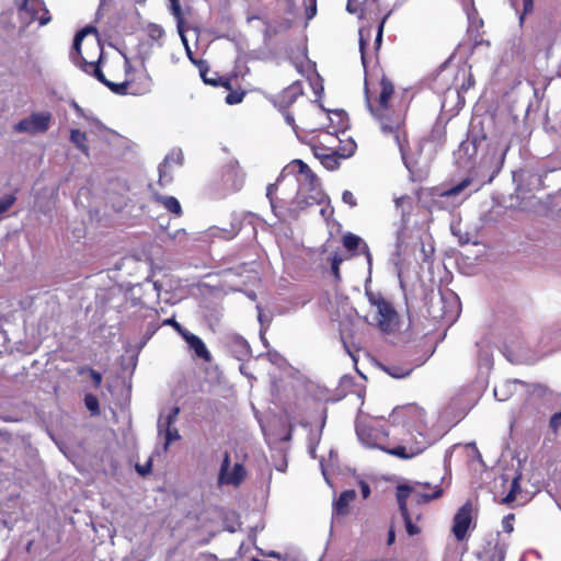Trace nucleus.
I'll list each match as a JSON object with an SVG mask.
<instances>
[{"label": "nucleus", "instance_id": "nucleus-1", "mask_svg": "<svg viewBox=\"0 0 561 561\" xmlns=\"http://www.w3.org/2000/svg\"><path fill=\"white\" fill-rule=\"evenodd\" d=\"M238 51L250 59L291 58L293 53L280 37H262V43H250L248 37H231Z\"/></svg>", "mask_w": 561, "mask_h": 561}, {"label": "nucleus", "instance_id": "nucleus-2", "mask_svg": "<svg viewBox=\"0 0 561 561\" xmlns=\"http://www.w3.org/2000/svg\"><path fill=\"white\" fill-rule=\"evenodd\" d=\"M364 92L367 108L369 110L370 114L379 122L380 129L385 135H394V140L398 144L404 165L409 171H411L410 163L407 160L405 147L399 133L400 128L404 124V115L401 112L391 111L390 107H387V110H374L367 83H365Z\"/></svg>", "mask_w": 561, "mask_h": 561}, {"label": "nucleus", "instance_id": "nucleus-3", "mask_svg": "<svg viewBox=\"0 0 561 561\" xmlns=\"http://www.w3.org/2000/svg\"><path fill=\"white\" fill-rule=\"evenodd\" d=\"M427 314L434 320L454 323L460 314V301L450 289L438 290L426 296Z\"/></svg>", "mask_w": 561, "mask_h": 561}, {"label": "nucleus", "instance_id": "nucleus-4", "mask_svg": "<svg viewBox=\"0 0 561 561\" xmlns=\"http://www.w3.org/2000/svg\"><path fill=\"white\" fill-rule=\"evenodd\" d=\"M305 14L301 15L294 9H288L277 21L275 33H301L306 30L309 20L317 14V0H304Z\"/></svg>", "mask_w": 561, "mask_h": 561}, {"label": "nucleus", "instance_id": "nucleus-5", "mask_svg": "<svg viewBox=\"0 0 561 561\" xmlns=\"http://www.w3.org/2000/svg\"><path fill=\"white\" fill-rule=\"evenodd\" d=\"M298 182L299 191L293 201L297 210H304L309 206L323 203L325 195L320 187L318 176L313 172H310L304 179H299Z\"/></svg>", "mask_w": 561, "mask_h": 561}, {"label": "nucleus", "instance_id": "nucleus-6", "mask_svg": "<svg viewBox=\"0 0 561 561\" xmlns=\"http://www.w3.org/2000/svg\"><path fill=\"white\" fill-rule=\"evenodd\" d=\"M513 180L518 182L515 188L516 198L520 199L518 207L525 210L534 206L533 191L539 190L542 185L541 176L530 171L519 170L513 173Z\"/></svg>", "mask_w": 561, "mask_h": 561}, {"label": "nucleus", "instance_id": "nucleus-7", "mask_svg": "<svg viewBox=\"0 0 561 561\" xmlns=\"http://www.w3.org/2000/svg\"><path fill=\"white\" fill-rule=\"evenodd\" d=\"M16 14L23 26L37 22L39 26L51 21V14L44 0H21L15 3Z\"/></svg>", "mask_w": 561, "mask_h": 561}, {"label": "nucleus", "instance_id": "nucleus-8", "mask_svg": "<svg viewBox=\"0 0 561 561\" xmlns=\"http://www.w3.org/2000/svg\"><path fill=\"white\" fill-rule=\"evenodd\" d=\"M366 296L370 305L377 309L379 329L387 333L396 331L399 325V314L393 306L380 293L367 290Z\"/></svg>", "mask_w": 561, "mask_h": 561}, {"label": "nucleus", "instance_id": "nucleus-9", "mask_svg": "<svg viewBox=\"0 0 561 561\" xmlns=\"http://www.w3.org/2000/svg\"><path fill=\"white\" fill-rule=\"evenodd\" d=\"M84 38L85 37H73V45H72V49L70 51V58L75 65L80 67L85 72L92 73L100 82H102L104 85H106V82H108L110 80H107L105 78L104 73L102 72V70L99 66V60L102 57L101 37H95V41L92 43L93 48H95L99 51V59L96 61L95 60L88 61L82 56L81 44Z\"/></svg>", "mask_w": 561, "mask_h": 561}, {"label": "nucleus", "instance_id": "nucleus-10", "mask_svg": "<svg viewBox=\"0 0 561 561\" xmlns=\"http://www.w3.org/2000/svg\"><path fill=\"white\" fill-rule=\"evenodd\" d=\"M51 118L53 115L49 112L33 113L28 117L16 123L14 125V130L32 135L44 133L48 130Z\"/></svg>", "mask_w": 561, "mask_h": 561}, {"label": "nucleus", "instance_id": "nucleus-11", "mask_svg": "<svg viewBox=\"0 0 561 561\" xmlns=\"http://www.w3.org/2000/svg\"><path fill=\"white\" fill-rule=\"evenodd\" d=\"M424 410L414 404L409 403L402 407H397L391 413V420L393 424H401L402 426L409 427L412 424L421 423L424 419Z\"/></svg>", "mask_w": 561, "mask_h": 561}, {"label": "nucleus", "instance_id": "nucleus-12", "mask_svg": "<svg viewBox=\"0 0 561 561\" xmlns=\"http://www.w3.org/2000/svg\"><path fill=\"white\" fill-rule=\"evenodd\" d=\"M230 457L226 451L220 467L219 483L238 486L245 477V469L242 463H234L233 469L229 472Z\"/></svg>", "mask_w": 561, "mask_h": 561}, {"label": "nucleus", "instance_id": "nucleus-13", "mask_svg": "<svg viewBox=\"0 0 561 561\" xmlns=\"http://www.w3.org/2000/svg\"><path fill=\"white\" fill-rule=\"evenodd\" d=\"M508 146L505 144H496L492 148H489V152L483 157V165H488L491 169L486 183H491L494 176L500 172L504 163L506 151Z\"/></svg>", "mask_w": 561, "mask_h": 561}, {"label": "nucleus", "instance_id": "nucleus-14", "mask_svg": "<svg viewBox=\"0 0 561 561\" xmlns=\"http://www.w3.org/2000/svg\"><path fill=\"white\" fill-rule=\"evenodd\" d=\"M472 507L470 503L463 504L454 517L453 534L458 541L465 539L467 531L472 522Z\"/></svg>", "mask_w": 561, "mask_h": 561}, {"label": "nucleus", "instance_id": "nucleus-15", "mask_svg": "<svg viewBox=\"0 0 561 561\" xmlns=\"http://www.w3.org/2000/svg\"><path fill=\"white\" fill-rule=\"evenodd\" d=\"M343 245L350 252H355L356 250H359V253L366 255L368 265H371V254L369 252V248L360 237L352 232H347L343 236Z\"/></svg>", "mask_w": 561, "mask_h": 561}, {"label": "nucleus", "instance_id": "nucleus-16", "mask_svg": "<svg viewBox=\"0 0 561 561\" xmlns=\"http://www.w3.org/2000/svg\"><path fill=\"white\" fill-rule=\"evenodd\" d=\"M169 8L176 20L179 35H185L187 32L197 30L187 23L186 14L181 8L180 0H169Z\"/></svg>", "mask_w": 561, "mask_h": 561}, {"label": "nucleus", "instance_id": "nucleus-17", "mask_svg": "<svg viewBox=\"0 0 561 561\" xmlns=\"http://www.w3.org/2000/svg\"><path fill=\"white\" fill-rule=\"evenodd\" d=\"M183 339L187 343L188 348L195 353L196 357L207 363L211 360V355L199 336L188 331L186 334H183Z\"/></svg>", "mask_w": 561, "mask_h": 561}, {"label": "nucleus", "instance_id": "nucleus-18", "mask_svg": "<svg viewBox=\"0 0 561 561\" xmlns=\"http://www.w3.org/2000/svg\"><path fill=\"white\" fill-rule=\"evenodd\" d=\"M486 140V135L483 131H476L474 127L470 130L469 137L461 144L463 150L470 157L476 156L480 148Z\"/></svg>", "mask_w": 561, "mask_h": 561}, {"label": "nucleus", "instance_id": "nucleus-19", "mask_svg": "<svg viewBox=\"0 0 561 561\" xmlns=\"http://www.w3.org/2000/svg\"><path fill=\"white\" fill-rule=\"evenodd\" d=\"M431 442H423L417 446H411L409 449L405 446H396L393 448L385 449V451L391 456H396L401 459H411L421 453H423L428 446Z\"/></svg>", "mask_w": 561, "mask_h": 561}, {"label": "nucleus", "instance_id": "nucleus-20", "mask_svg": "<svg viewBox=\"0 0 561 561\" xmlns=\"http://www.w3.org/2000/svg\"><path fill=\"white\" fill-rule=\"evenodd\" d=\"M130 45L136 48V55L144 61L152 53L156 37H129Z\"/></svg>", "mask_w": 561, "mask_h": 561}, {"label": "nucleus", "instance_id": "nucleus-21", "mask_svg": "<svg viewBox=\"0 0 561 561\" xmlns=\"http://www.w3.org/2000/svg\"><path fill=\"white\" fill-rule=\"evenodd\" d=\"M302 93L301 85L298 81L286 88L278 96L277 103L279 110L289 107L297 100L298 95Z\"/></svg>", "mask_w": 561, "mask_h": 561}, {"label": "nucleus", "instance_id": "nucleus-22", "mask_svg": "<svg viewBox=\"0 0 561 561\" xmlns=\"http://www.w3.org/2000/svg\"><path fill=\"white\" fill-rule=\"evenodd\" d=\"M230 350L238 360H245L251 356V347L242 336H233L230 343Z\"/></svg>", "mask_w": 561, "mask_h": 561}, {"label": "nucleus", "instance_id": "nucleus-23", "mask_svg": "<svg viewBox=\"0 0 561 561\" xmlns=\"http://www.w3.org/2000/svg\"><path fill=\"white\" fill-rule=\"evenodd\" d=\"M380 87L381 91L378 98V104L377 106H374V110H387V107H389L388 102L394 91L392 81L386 76H382Z\"/></svg>", "mask_w": 561, "mask_h": 561}, {"label": "nucleus", "instance_id": "nucleus-24", "mask_svg": "<svg viewBox=\"0 0 561 561\" xmlns=\"http://www.w3.org/2000/svg\"><path fill=\"white\" fill-rule=\"evenodd\" d=\"M382 370L387 373L389 376H391L394 379H403L411 375V373L414 369V366L410 364H396L390 363L387 365L381 366Z\"/></svg>", "mask_w": 561, "mask_h": 561}, {"label": "nucleus", "instance_id": "nucleus-25", "mask_svg": "<svg viewBox=\"0 0 561 561\" xmlns=\"http://www.w3.org/2000/svg\"><path fill=\"white\" fill-rule=\"evenodd\" d=\"M355 496L356 492L354 490L343 491L334 502V514L337 516H345L348 513V504L355 499Z\"/></svg>", "mask_w": 561, "mask_h": 561}, {"label": "nucleus", "instance_id": "nucleus-26", "mask_svg": "<svg viewBox=\"0 0 561 561\" xmlns=\"http://www.w3.org/2000/svg\"><path fill=\"white\" fill-rule=\"evenodd\" d=\"M183 152L181 149L172 150L170 153H168L163 160V162L159 165V183L162 184L164 178H165V167L175 163L179 165H182L183 163Z\"/></svg>", "mask_w": 561, "mask_h": 561}, {"label": "nucleus", "instance_id": "nucleus-27", "mask_svg": "<svg viewBox=\"0 0 561 561\" xmlns=\"http://www.w3.org/2000/svg\"><path fill=\"white\" fill-rule=\"evenodd\" d=\"M199 72H201V77H202L203 81L206 84H209L213 87L221 85V87H225L226 89L231 88V83H230L229 79L222 78V77H217V73H213L211 76H209L210 75L209 69L203 68L202 65L199 66Z\"/></svg>", "mask_w": 561, "mask_h": 561}, {"label": "nucleus", "instance_id": "nucleus-28", "mask_svg": "<svg viewBox=\"0 0 561 561\" xmlns=\"http://www.w3.org/2000/svg\"><path fill=\"white\" fill-rule=\"evenodd\" d=\"M483 26H484L483 20L479 16V14L476 11V9H472L468 13L467 35H481V34H483L484 33Z\"/></svg>", "mask_w": 561, "mask_h": 561}, {"label": "nucleus", "instance_id": "nucleus-29", "mask_svg": "<svg viewBox=\"0 0 561 561\" xmlns=\"http://www.w3.org/2000/svg\"><path fill=\"white\" fill-rule=\"evenodd\" d=\"M356 434H357L358 439L360 440V443L364 446H366L368 448L378 447V445L376 443V436L373 434L371 430L368 426L357 424L356 425Z\"/></svg>", "mask_w": 561, "mask_h": 561}, {"label": "nucleus", "instance_id": "nucleus-30", "mask_svg": "<svg viewBox=\"0 0 561 561\" xmlns=\"http://www.w3.org/2000/svg\"><path fill=\"white\" fill-rule=\"evenodd\" d=\"M412 486L408 484H400L397 488V501L401 514H407V511H409L407 506V500L412 493Z\"/></svg>", "mask_w": 561, "mask_h": 561}, {"label": "nucleus", "instance_id": "nucleus-31", "mask_svg": "<svg viewBox=\"0 0 561 561\" xmlns=\"http://www.w3.org/2000/svg\"><path fill=\"white\" fill-rule=\"evenodd\" d=\"M520 480H522V472H520V470H518L516 472V476L512 480L510 492L501 501L502 504H510L515 501L516 495L522 491V488L519 484Z\"/></svg>", "mask_w": 561, "mask_h": 561}, {"label": "nucleus", "instance_id": "nucleus-32", "mask_svg": "<svg viewBox=\"0 0 561 561\" xmlns=\"http://www.w3.org/2000/svg\"><path fill=\"white\" fill-rule=\"evenodd\" d=\"M179 414H180V408L173 407L170 410L169 414L164 419L161 416L159 417L158 423H157V428H158V434L160 436L162 435L164 426H173V424L178 420Z\"/></svg>", "mask_w": 561, "mask_h": 561}, {"label": "nucleus", "instance_id": "nucleus-33", "mask_svg": "<svg viewBox=\"0 0 561 561\" xmlns=\"http://www.w3.org/2000/svg\"><path fill=\"white\" fill-rule=\"evenodd\" d=\"M284 170L283 172L280 173V175L277 178L276 182L275 183H271L267 185L266 187V197L268 198L270 201V204H271V208L274 213V215L278 218L282 217V215L277 211V206H276V202H275V198H274V194L275 192L277 191L278 188V184L279 182L283 180L284 178Z\"/></svg>", "mask_w": 561, "mask_h": 561}, {"label": "nucleus", "instance_id": "nucleus-34", "mask_svg": "<svg viewBox=\"0 0 561 561\" xmlns=\"http://www.w3.org/2000/svg\"><path fill=\"white\" fill-rule=\"evenodd\" d=\"M70 141L84 154L88 156L89 148L85 145L87 135L79 129H72L70 133Z\"/></svg>", "mask_w": 561, "mask_h": 561}, {"label": "nucleus", "instance_id": "nucleus-35", "mask_svg": "<svg viewBox=\"0 0 561 561\" xmlns=\"http://www.w3.org/2000/svg\"><path fill=\"white\" fill-rule=\"evenodd\" d=\"M316 157H318L322 163V165L330 170V171H333V170H336L340 165V156H337L336 152H333V153H328V154H318V153H314Z\"/></svg>", "mask_w": 561, "mask_h": 561}, {"label": "nucleus", "instance_id": "nucleus-36", "mask_svg": "<svg viewBox=\"0 0 561 561\" xmlns=\"http://www.w3.org/2000/svg\"><path fill=\"white\" fill-rule=\"evenodd\" d=\"M159 202L172 214L181 215L182 208L179 201L173 196H160Z\"/></svg>", "mask_w": 561, "mask_h": 561}, {"label": "nucleus", "instance_id": "nucleus-37", "mask_svg": "<svg viewBox=\"0 0 561 561\" xmlns=\"http://www.w3.org/2000/svg\"><path fill=\"white\" fill-rule=\"evenodd\" d=\"M471 184V180L469 178L463 179L458 184L453 187L444 191L440 196L443 197H455L461 194L469 185Z\"/></svg>", "mask_w": 561, "mask_h": 561}, {"label": "nucleus", "instance_id": "nucleus-38", "mask_svg": "<svg viewBox=\"0 0 561 561\" xmlns=\"http://www.w3.org/2000/svg\"><path fill=\"white\" fill-rule=\"evenodd\" d=\"M162 435H164V438H165L164 446H163L164 450H168L169 445L172 442L181 439L179 430L174 426H164Z\"/></svg>", "mask_w": 561, "mask_h": 561}, {"label": "nucleus", "instance_id": "nucleus-39", "mask_svg": "<svg viewBox=\"0 0 561 561\" xmlns=\"http://www.w3.org/2000/svg\"><path fill=\"white\" fill-rule=\"evenodd\" d=\"M524 48L522 46L520 41H513L511 47V61L512 62H522L524 60Z\"/></svg>", "mask_w": 561, "mask_h": 561}, {"label": "nucleus", "instance_id": "nucleus-40", "mask_svg": "<svg viewBox=\"0 0 561 561\" xmlns=\"http://www.w3.org/2000/svg\"><path fill=\"white\" fill-rule=\"evenodd\" d=\"M84 404H85V408L91 412L92 415L100 414L99 399L94 394L87 393L84 396Z\"/></svg>", "mask_w": 561, "mask_h": 561}, {"label": "nucleus", "instance_id": "nucleus-41", "mask_svg": "<svg viewBox=\"0 0 561 561\" xmlns=\"http://www.w3.org/2000/svg\"><path fill=\"white\" fill-rule=\"evenodd\" d=\"M230 92L226 95L225 101L229 105L239 104L242 102L243 98L245 96V91L243 90H232L229 89Z\"/></svg>", "mask_w": 561, "mask_h": 561}, {"label": "nucleus", "instance_id": "nucleus-42", "mask_svg": "<svg viewBox=\"0 0 561 561\" xmlns=\"http://www.w3.org/2000/svg\"><path fill=\"white\" fill-rule=\"evenodd\" d=\"M295 167H298V173L301 175V179L307 176L312 170L309 168L307 163H305L302 160L296 159L290 164H288L284 171L291 170Z\"/></svg>", "mask_w": 561, "mask_h": 561}, {"label": "nucleus", "instance_id": "nucleus-43", "mask_svg": "<svg viewBox=\"0 0 561 561\" xmlns=\"http://www.w3.org/2000/svg\"><path fill=\"white\" fill-rule=\"evenodd\" d=\"M128 81H124L122 83H115L112 81L106 82V87L114 93L118 95H125L128 89Z\"/></svg>", "mask_w": 561, "mask_h": 561}, {"label": "nucleus", "instance_id": "nucleus-44", "mask_svg": "<svg viewBox=\"0 0 561 561\" xmlns=\"http://www.w3.org/2000/svg\"><path fill=\"white\" fill-rule=\"evenodd\" d=\"M181 38V43L182 45L184 46L185 48V51H186V55L188 57V59L194 64V65H198L201 66L203 64L202 60L197 59L195 57V53L193 51L190 43H188V37H180Z\"/></svg>", "mask_w": 561, "mask_h": 561}, {"label": "nucleus", "instance_id": "nucleus-45", "mask_svg": "<svg viewBox=\"0 0 561 561\" xmlns=\"http://www.w3.org/2000/svg\"><path fill=\"white\" fill-rule=\"evenodd\" d=\"M16 201L14 194H8L0 197V215L5 213Z\"/></svg>", "mask_w": 561, "mask_h": 561}, {"label": "nucleus", "instance_id": "nucleus-46", "mask_svg": "<svg viewBox=\"0 0 561 561\" xmlns=\"http://www.w3.org/2000/svg\"><path fill=\"white\" fill-rule=\"evenodd\" d=\"M371 37H359V51L362 64L366 68L367 65V46L370 44Z\"/></svg>", "mask_w": 561, "mask_h": 561}, {"label": "nucleus", "instance_id": "nucleus-47", "mask_svg": "<svg viewBox=\"0 0 561 561\" xmlns=\"http://www.w3.org/2000/svg\"><path fill=\"white\" fill-rule=\"evenodd\" d=\"M508 386H510L508 382H504L503 385L496 386L494 388L493 392H494V397L496 398V400L505 401L508 399V391H507Z\"/></svg>", "mask_w": 561, "mask_h": 561}, {"label": "nucleus", "instance_id": "nucleus-48", "mask_svg": "<svg viewBox=\"0 0 561 561\" xmlns=\"http://www.w3.org/2000/svg\"><path fill=\"white\" fill-rule=\"evenodd\" d=\"M401 515H402V518H403L404 524H405L407 533L410 536H414V535L419 534L420 529H419V527L416 525H414L412 523V519H411L409 511H407V514H401Z\"/></svg>", "mask_w": 561, "mask_h": 561}, {"label": "nucleus", "instance_id": "nucleus-49", "mask_svg": "<svg viewBox=\"0 0 561 561\" xmlns=\"http://www.w3.org/2000/svg\"><path fill=\"white\" fill-rule=\"evenodd\" d=\"M443 494V489L438 485L435 486V491L432 494H420L419 503H428L432 500L440 497Z\"/></svg>", "mask_w": 561, "mask_h": 561}, {"label": "nucleus", "instance_id": "nucleus-50", "mask_svg": "<svg viewBox=\"0 0 561 561\" xmlns=\"http://www.w3.org/2000/svg\"><path fill=\"white\" fill-rule=\"evenodd\" d=\"M404 241H405V224L402 220V222H401V225L398 228L397 233H396V247H397L398 250L401 249V247L403 245Z\"/></svg>", "mask_w": 561, "mask_h": 561}, {"label": "nucleus", "instance_id": "nucleus-51", "mask_svg": "<svg viewBox=\"0 0 561 561\" xmlns=\"http://www.w3.org/2000/svg\"><path fill=\"white\" fill-rule=\"evenodd\" d=\"M343 262V257L334 254L331 261V271L335 279H340V264Z\"/></svg>", "mask_w": 561, "mask_h": 561}, {"label": "nucleus", "instance_id": "nucleus-52", "mask_svg": "<svg viewBox=\"0 0 561 561\" xmlns=\"http://www.w3.org/2000/svg\"><path fill=\"white\" fill-rule=\"evenodd\" d=\"M164 325H171L175 329V331L183 337V334H186L188 330L183 328L174 318H169L163 321Z\"/></svg>", "mask_w": 561, "mask_h": 561}, {"label": "nucleus", "instance_id": "nucleus-53", "mask_svg": "<svg viewBox=\"0 0 561 561\" xmlns=\"http://www.w3.org/2000/svg\"><path fill=\"white\" fill-rule=\"evenodd\" d=\"M346 10L352 14L362 15V7L358 0H347Z\"/></svg>", "mask_w": 561, "mask_h": 561}, {"label": "nucleus", "instance_id": "nucleus-54", "mask_svg": "<svg viewBox=\"0 0 561 561\" xmlns=\"http://www.w3.org/2000/svg\"><path fill=\"white\" fill-rule=\"evenodd\" d=\"M158 329H159V324L158 323L150 322L148 324L147 332H146V335H145L144 340L140 343V347H142L148 342V340L151 339V336L156 333V331Z\"/></svg>", "mask_w": 561, "mask_h": 561}, {"label": "nucleus", "instance_id": "nucleus-55", "mask_svg": "<svg viewBox=\"0 0 561 561\" xmlns=\"http://www.w3.org/2000/svg\"><path fill=\"white\" fill-rule=\"evenodd\" d=\"M283 113L285 122L293 128L296 135H298V126L295 123V118L291 113L287 111V108L279 110Z\"/></svg>", "mask_w": 561, "mask_h": 561}, {"label": "nucleus", "instance_id": "nucleus-56", "mask_svg": "<svg viewBox=\"0 0 561 561\" xmlns=\"http://www.w3.org/2000/svg\"><path fill=\"white\" fill-rule=\"evenodd\" d=\"M522 4H523V11L519 16L520 22L524 21V18L527 14H529L534 11V0H522Z\"/></svg>", "mask_w": 561, "mask_h": 561}, {"label": "nucleus", "instance_id": "nucleus-57", "mask_svg": "<svg viewBox=\"0 0 561 561\" xmlns=\"http://www.w3.org/2000/svg\"><path fill=\"white\" fill-rule=\"evenodd\" d=\"M152 462L151 459H149L145 465L137 463L135 469L139 473V476L145 477L151 472Z\"/></svg>", "mask_w": 561, "mask_h": 561}, {"label": "nucleus", "instance_id": "nucleus-58", "mask_svg": "<svg viewBox=\"0 0 561 561\" xmlns=\"http://www.w3.org/2000/svg\"><path fill=\"white\" fill-rule=\"evenodd\" d=\"M549 426L553 432H557L561 426V411L554 413L549 421Z\"/></svg>", "mask_w": 561, "mask_h": 561}, {"label": "nucleus", "instance_id": "nucleus-59", "mask_svg": "<svg viewBox=\"0 0 561 561\" xmlns=\"http://www.w3.org/2000/svg\"><path fill=\"white\" fill-rule=\"evenodd\" d=\"M342 201L350 205L351 207H355L357 205L356 198L354 197L351 191H344L342 194Z\"/></svg>", "mask_w": 561, "mask_h": 561}, {"label": "nucleus", "instance_id": "nucleus-60", "mask_svg": "<svg viewBox=\"0 0 561 561\" xmlns=\"http://www.w3.org/2000/svg\"><path fill=\"white\" fill-rule=\"evenodd\" d=\"M513 520H514L513 514H508L503 518L502 527H503L504 531H506V533L513 531Z\"/></svg>", "mask_w": 561, "mask_h": 561}, {"label": "nucleus", "instance_id": "nucleus-61", "mask_svg": "<svg viewBox=\"0 0 561 561\" xmlns=\"http://www.w3.org/2000/svg\"><path fill=\"white\" fill-rule=\"evenodd\" d=\"M75 35H99L96 27L87 25L81 30L77 31Z\"/></svg>", "mask_w": 561, "mask_h": 561}, {"label": "nucleus", "instance_id": "nucleus-62", "mask_svg": "<svg viewBox=\"0 0 561 561\" xmlns=\"http://www.w3.org/2000/svg\"><path fill=\"white\" fill-rule=\"evenodd\" d=\"M90 377L93 380L94 386L96 388L100 387V385L102 382V375L94 369H90Z\"/></svg>", "mask_w": 561, "mask_h": 561}, {"label": "nucleus", "instance_id": "nucleus-63", "mask_svg": "<svg viewBox=\"0 0 561 561\" xmlns=\"http://www.w3.org/2000/svg\"><path fill=\"white\" fill-rule=\"evenodd\" d=\"M208 44H209V42L207 41V37H199V36L195 37L196 50H198L201 46H203V48H205Z\"/></svg>", "mask_w": 561, "mask_h": 561}, {"label": "nucleus", "instance_id": "nucleus-64", "mask_svg": "<svg viewBox=\"0 0 561 561\" xmlns=\"http://www.w3.org/2000/svg\"><path fill=\"white\" fill-rule=\"evenodd\" d=\"M360 491H362V494H363L364 499H367L369 496V494H370V488L364 481L360 482Z\"/></svg>", "mask_w": 561, "mask_h": 561}]
</instances>
